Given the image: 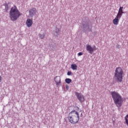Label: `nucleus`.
Here are the masks:
<instances>
[{"label":"nucleus","instance_id":"nucleus-1","mask_svg":"<svg viewBox=\"0 0 128 128\" xmlns=\"http://www.w3.org/2000/svg\"><path fill=\"white\" fill-rule=\"evenodd\" d=\"M111 94L116 107L120 108L122 106V102H124V99L122 97V96L116 92H112Z\"/></svg>","mask_w":128,"mask_h":128},{"label":"nucleus","instance_id":"nucleus-2","mask_svg":"<svg viewBox=\"0 0 128 128\" xmlns=\"http://www.w3.org/2000/svg\"><path fill=\"white\" fill-rule=\"evenodd\" d=\"M20 12L16 6H14L11 8L9 14L11 20L12 22L16 20L20 16Z\"/></svg>","mask_w":128,"mask_h":128},{"label":"nucleus","instance_id":"nucleus-3","mask_svg":"<svg viewBox=\"0 0 128 128\" xmlns=\"http://www.w3.org/2000/svg\"><path fill=\"white\" fill-rule=\"evenodd\" d=\"M68 118L71 124H78L80 120V114L76 110L72 111L69 114Z\"/></svg>","mask_w":128,"mask_h":128},{"label":"nucleus","instance_id":"nucleus-4","mask_svg":"<svg viewBox=\"0 0 128 128\" xmlns=\"http://www.w3.org/2000/svg\"><path fill=\"white\" fill-rule=\"evenodd\" d=\"M114 76L116 80L118 82H122V78H124V70H122V68L118 67L116 68Z\"/></svg>","mask_w":128,"mask_h":128},{"label":"nucleus","instance_id":"nucleus-5","mask_svg":"<svg viewBox=\"0 0 128 128\" xmlns=\"http://www.w3.org/2000/svg\"><path fill=\"white\" fill-rule=\"evenodd\" d=\"M76 94L78 99V100H80V102H84V95H82V93L76 92Z\"/></svg>","mask_w":128,"mask_h":128},{"label":"nucleus","instance_id":"nucleus-6","mask_svg":"<svg viewBox=\"0 0 128 128\" xmlns=\"http://www.w3.org/2000/svg\"><path fill=\"white\" fill-rule=\"evenodd\" d=\"M38 11H36V9L35 8H32L29 10V14L30 16L32 18V16H36V12Z\"/></svg>","mask_w":128,"mask_h":128},{"label":"nucleus","instance_id":"nucleus-7","mask_svg":"<svg viewBox=\"0 0 128 128\" xmlns=\"http://www.w3.org/2000/svg\"><path fill=\"white\" fill-rule=\"evenodd\" d=\"M86 50L89 54H92V52H94V48H92V46L88 44H87L86 46Z\"/></svg>","mask_w":128,"mask_h":128},{"label":"nucleus","instance_id":"nucleus-8","mask_svg":"<svg viewBox=\"0 0 128 128\" xmlns=\"http://www.w3.org/2000/svg\"><path fill=\"white\" fill-rule=\"evenodd\" d=\"M26 24L28 28H30L32 26V19H28L26 21Z\"/></svg>","mask_w":128,"mask_h":128},{"label":"nucleus","instance_id":"nucleus-9","mask_svg":"<svg viewBox=\"0 0 128 128\" xmlns=\"http://www.w3.org/2000/svg\"><path fill=\"white\" fill-rule=\"evenodd\" d=\"M120 18H118V17H116L114 20H113V24H114V26H118V22H120Z\"/></svg>","mask_w":128,"mask_h":128},{"label":"nucleus","instance_id":"nucleus-10","mask_svg":"<svg viewBox=\"0 0 128 128\" xmlns=\"http://www.w3.org/2000/svg\"><path fill=\"white\" fill-rule=\"evenodd\" d=\"M54 80L56 82V86H58L59 84H60V76H56Z\"/></svg>","mask_w":128,"mask_h":128},{"label":"nucleus","instance_id":"nucleus-11","mask_svg":"<svg viewBox=\"0 0 128 128\" xmlns=\"http://www.w3.org/2000/svg\"><path fill=\"white\" fill-rule=\"evenodd\" d=\"M71 68L73 70H76L78 68V66L76 64H72L71 65Z\"/></svg>","mask_w":128,"mask_h":128},{"label":"nucleus","instance_id":"nucleus-12","mask_svg":"<svg viewBox=\"0 0 128 128\" xmlns=\"http://www.w3.org/2000/svg\"><path fill=\"white\" fill-rule=\"evenodd\" d=\"M122 14H124V12H118L116 17L120 19V18H122Z\"/></svg>","mask_w":128,"mask_h":128},{"label":"nucleus","instance_id":"nucleus-13","mask_svg":"<svg viewBox=\"0 0 128 128\" xmlns=\"http://www.w3.org/2000/svg\"><path fill=\"white\" fill-rule=\"evenodd\" d=\"M59 34H60V29L56 28V31L54 33V36H58Z\"/></svg>","mask_w":128,"mask_h":128},{"label":"nucleus","instance_id":"nucleus-14","mask_svg":"<svg viewBox=\"0 0 128 128\" xmlns=\"http://www.w3.org/2000/svg\"><path fill=\"white\" fill-rule=\"evenodd\" d=\"M65 82L66 84H70L72 82V79L67 78L65 80Z\"/></svg>","mask_w":128,"mask_h":128},{"label":"nucleus","instance_id":"nucleus-15","mask_svg":"<svg viewBox=\"0 0 128 128\" xmlns=\"http://www.w3.org/2000/svg\"><path fill=\"white\" fill-rule=\"evenodd\" d=\"M125 120L126 126H128V114L125 116Z\"/></svg>","mask_w":128,"mask_h":128},{"label":"nucleus","instance_id":"nucleus-16","mask_svg":"<svg viewBox=\"0 0 128 128\" xmlns=\"http://www.w3.org/2000/svg\"><path fill=\"white\" fill-rule=\"evenodd\" d=\"M122 8H124V7H120V9H119L118 12H124L122 11Z\"/></svg>","mask_w":128,"mask_h":128},{"label":"nucleus","instance_id":"nucleus-17","mask_svg":"<svg viewBox=\"0 0 128 128\" xmlns=\"http://www.w3.org/2000/svg\"><path fill=\"white\" fill-rule=\"evenodd\" d=\"M39 36L40 38H44V34H40Z\"/></svg>","mask_w":128,"mask_h":128},{"label":"nucleus","instance_id":"nucleus-18","mask_svg":"<svg viewBox=\"0 0 128 128\" xmlns=\"http://www.w3.org/2000/svg\"><path fill=\"white\" fill-rule=\"evenodd\" d=\"M116 48H120V44H117L116 45Z\"/></svg>","mask_w":128,"mask_h":128},{"label":"nucleus","instance_id":"nucleus-19","mask_svg":"<svg viewBox=\"0 0 128 128\" xmlns=\"http://www.w3.org/2000/svg\"><path fill=\"white\" fill-rule=\"evenodd\" d=\"M78 56H82V52H80L79 53H78Z\"/></svg>","mask_w":128,"mask_h":128},{"label":"nucleus","instance_id":"nucleus-20","mask_svg":"<svg viewBox=\"0 0 128 128\" xmlns=\"http://www.w3.org/2000/svg\"><path fill=\"white\" fill-rule=\"evenodd\" d=\"M68 76H70L72 74V72L68 71L67 73Z\"/></svg>","mask_w":128,"mask_h":128},{"label":"nucleus","instance_id":"nucleus-21","mask_svg":"<svg viewBox=\"0 0 128 128\" xmlns=\"http://www.w3.org/2000/svg\"><path fill=\"white\" fill-rule=\"evenodd\" d=\"M0 82H2V76H0Z\"/></svg>","mask_w":128,"mask_h":128}]
</instances>
